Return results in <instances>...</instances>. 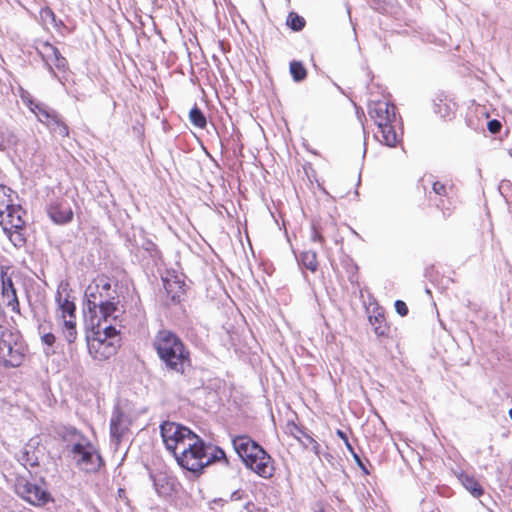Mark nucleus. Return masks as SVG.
<instances>
[{
  "instance_id": "nucleus-1",
  "label": "nucleus",
  "mask_w": 512,
  "mask_h": 512,
  "mask_svg": "<svg viewBox=\"0 0 512 512\" xmlns=\"http://www.w3.org/2000/svg\"><path fill=\"white\" fill-rule=\"evenodd\" d=\"M85 300V311L92 322L95 318L100 322H108L110 319L115 321L121 313L117 284L113 288L111 279L105 275L98 276L87 286Z\"/></svg>"
},
{
  "instance_id": "nucleus-2",
  "label": "nucleus",
  "mask_w": 512,
  "mask_h": 512,
  "mask_svg": "<svg viewBox=\"0 0 512 512\" xmlns=\"http://www.w3.org/2000/svg\"><path fill=\"white\" fill-rule=\"evenodd\" d=\"M153 346L168 371L184 374L191 367L189 350L172 331L160 330L154 338Z\"/></svg>"
},
{
  "instance_id": "nucleus-3",
  "label": "nucleus",
  "mask_w": 512,
  "mask_h": 512,
  "mask_svg": "<svg viewBox=\"0 0 512 512\" xmlns=\"http://www.w3.org/2000/svg\"><path fill=\"white\" fill-rule=\"evenodd\" d=\"M65 437H70L74 441L73 444H68L67 448L74 457H77V465L88 473L98 472L104 461L92 442L76 428L67 429Z\"/></svg>"
},
{
  "instance_id": "nucleus-4",
  "label": "nucleus",
  "mask_w": 512,
  "mask_h": 512,
  "mask_svg": "<svg viewBox=\"0 0 512 512\" xmlns=\"http://www.w3.org/2000/svg\"><path fill=\"white\" fill-rule=\"evenodd\" d=\"M186 445L181 451L176 453L175 459L178 464L193 473H200L209 465V459H206V450L211 449L203 439L195 434V439L191 440L189 449Z\"/></svg>"
},
{
  "instance_id": "nucleus-5",
  "label": "nucleus",
  "mask_w": 512,
  "mask_h": 512,
  "mask_svg": "<svg viewBox=\"0 0 512 512\" xmlns=\"http://www.w3.org/2000/svg\"><path fill=\"white\" fill-rule=\"evenodd\" d=\"M160 434L167 450L175 456L186 445L191 446V440L195 439V433L189 428L170 421H164L160 425Z\"/></svg>"
},
{
  "instance_id": "nucleus-6",
  "label": "nucleus",
  "mask_w": 512,
  "mask_h": 512,
  "mask_svg": "<svg viewBox=\"0 0 512 512\" xmlns=\"http://www.w3.org/2000/svg\"><path fill=\"white\" fill-rule=\"evenodd\" d=\"M15 491L19 497L34 506H43L52 501V496L46 488L45 478L40 476L38 483H32L25 477H18Z\"/></svg>"
},
{
  "instance_id": "nucleus-7",
  "label": "nucleus",
  "mask_w": 512,
  "mask_h": 512,
  "mask_svg": "<svg viewBox=\"0 0 512 512\" xmlns=\"http://www.w3.org/2000/svg\"><path fill=\"white\" fill-rule=\"evenodd\" d=\"M36 51L42 58L47 70L56 77L54 67L60 71H65L68 62L65 57L62 56L59 49L49 43L48 41L37 40Z\"/></svg>"
},
{
  "instance_id": "nucleus-8",
  "label": "nucleus",
  "mask_w": 512,
  "mask_h": 512,
  "mask_svg": "<svg viewBox=\"0 0 512 512\" xmlns=\"http://www.w3.org/2000/svg\"><path fill=\"white\" fill-rule=\"evenodd\" d=\"M98 337L93 339L92 342L88 344V349L90 355L98 360L104 361L112 357L117 353V350L120 346L119 339H107L101 337V322L97 321V332Z\"/></svg>"
},
{
  "instance_id": "nucleus-9",
  "label": "nucleus",
  "mask_w": 512,
  "mask_h": 512,
  "mask_svg": "<svg viewBox=\"0 0 512 512\" xmlns=\"http://www.w3.org/2000/svg\"><path fill=\"white\" fill-rule=\"evenodd\" d=\"M241 460L248 469L264 479H269L274 475V461L263 447H261V452H254L253 455Z\"/></svg>"
},
{
  "instance_id": "nucleus-10",
  "label": "nucleus",
  "mask_w": 512,
  "mask_h": 512,
  "mask_svg": "<svg viewBox=\"0 0 512 512\" xmlns=\"http://www.w3.org/2000/svg\"><path fill=\"white\" fill-rule=\"evenodd\" d=\"M368 113L377 126H381L388 122H394L396 119L395 106L384 101L371 103L369 105Z\"/></svg>"
},
{
  "instance_id": "nucleus-11",
  "label": "nucleus",
  "mask_w": 512,
  "mask_h": 512,
  "mask_svg": "<svg viewBox=\"0 0 512 512\" xmlns=\"http://www.w3.org/2000/svg\"><path fill=\"white\" fill-rule=\"evenodd\" d=\"M24 214L25 211L22 207L12 202L10 207L5 210L3 218H0V225H2L4 232L8 233L12 229H23L25 227Z\"/></svg>"
},
{
  "instance_id": "nucleus-12",
  "label": "nucleus",
  "mask_w": 512,
  "mask_h": 512,
  "mask_svg": "<svg viewBox=\"0 0 512 512\" xmlns=\"http://www.w3.org/2000/svg\"><path fill=\"white\" fill-rule=\"evenodd\" d=\"M24 360V347L18 338L5 351L0 354V362L6 368L19 367Z\"/></svg>"
},
{
  "instance_id": "nucleus-13",
  "label": "nucleus",
  "mask_w": 512,
  "mask_h": 512,
  "mask_svg": "<svg viewBox=\"0 0 512 512\" xmlns=\"http://www.w3.org/2000/svg\"><path fill=\"white\" fill-rule=\"evenodd\" d=\"M232 444L234 450L241 459L248 458L253 455L254 452H261L262 447L247 435L234 437L232 439Z\"/></svg>"
},
{
  "instance_id": "nucleus-14",
  "label": "nucleus",
  "mask_w": 512,
  "mask_h": 512,
  "mask_svg": "<svg viewBox=\"0 0 512 512\" xmlns=\"http://www.w3.org/2000/svg\"><path fill=\"white\" fill-rule=\"evenodd\" d=\"M50 218L58 224L67 223L72 220L73 212L70 207L62 203L53 204L48 210Z\"/></svg>"
},
{
  "instance_id": "nucleus-15",
  "label": "nucleus",
  "mask_w": 512,
  "mask_h": 512,
  "mask_svg": "<svg viewBox=\"0 0 512 512\" xmlns=\"http://www.w3.org/2000/svg\"><path fill=\"white\" fill-rule=\"evenodd\" d=\"M56 302L58 305L56 311V318L63 319L76 316V305L68 297L63 298L62 294L58 291L56 295Z\"/></svg>"
},
{
  "instance_id": "nucleus-16",
  "label": "nucleus",
  "mask_w": 512,
  "mask_h": 512,
  "mask_svg": "<svg viewBox=\"0 0 512 512\" xmlns=\"http://www.w3.org/2000/svg\"><path fill=\"white\" fill-rule=\"evenodd\" d=\"M378 127V132L375 137L383 144L394 147L398 142L396 131L392 125V122L384 123Z\"/></svg>"
},
{
  "instance_id": "nucleus-17",
  "label": "nucleus",
  "mask_w": 512,
  "mask_h": 512,
  "mask_svg": "<svg viewBox=\"0 0 512 512\" xmlns=\"http://www.w3.org/2000/svg\"><path fill=\"white\" fill-rule=\"evenodd\" d=\"M454 107L455 103L448 100L446 96L444 95H438L434 99V112L438 115H440L443 119H451V117L454 115Z\"/></svg>"
},
{
  "instance_id": "nucleus-18",
  "label": "nucleus",
  "mask_w": 512,
  "mask_h": 512,
  "mask_svg": "<svg viewBox=\"0 0 512 512\" xmlns=\"http://www.w3.org/2000/svg\"><path fill=\"white\" fill-rule=\"evenodd\" d=\"M459 480L467 491L475 498H479L484 494V490L475 477L468 474H460Z\"/></svg>"
},
{
  "instance_id": "nucleus-19",
  "label": "nucleus",
  "mask_w": 512,
  "mask_h": 512,
  "mask_svg": "<svg viewBox=\"0 0 512 512\" xmlns=\"http://www.w3.org/2000/svg\"><path fill=\"white\" fill-rule=\"evenodd\" d=\"M291 434L300 441L305 447L312 446V450L315 453H318L319 444L308 434L306 433L301 427L297 426L296 424H292L291 428Z\"/></svg>"
},
{
  "instance_id": "nucleus-20",
  "label": "nucleus",
  "mask_w": 512,
  "mask_h": 512,
  "mask_svg": "<svg viewBox=\"0 0 512 512\" xmlns=\"http://www.w3.org/2000/svg\"><path fill=\"white\" fill-rule=\"evenodd\" d=\"M49 129L61 136V137H68L69 136V128L64 123L62 117L56 112L55 114H52V118L50 121H48L47 124H45Z\"/></svg>"
},
{
  "instance_id": "nucleus-21",
  "label": "nucleus",
  "mask_w": 512,
  "mask_h": 512,
  "mask_svg": "<svg viewBox=\"0 0 512 512\" xmlns=\"http://www.w3.org/2000/svg\"><path fill=\"white\" fill-rule=\"evenodd\" d=\"M123 413L119 410H116L113 413V416L110 421V434L111 437L120 440L123 436L125 427L123 426Z\"/></svg>"
},
{
  "instance_id": "nucleus-22",
  "label": "nucleus",
  "mask_w": 512,
  "mask_h": 512,
  "mask_svg": "<svg viewBox=\"0 0 512 512\" xmlns=\"http://www.w3.org/2000/svg\"><path fill=\"white\" fill-rule=\"evenodd\" d=\"M18 144V137L8 128H0V151H6Z\"/></svg>"
},
{
  "instance_id": "nucleus-23",
  "label": "nucleus",
  "mask_w": 512,
  "mask_h": 512,
  "mask_svg": "<svg viewBox=\"0 0 512 512\" xmlns=\"http://www.w3.org/2000/svg\"><path fill=\"white\" fill-rule=\"evenodd\" d=\"M30 109L37 115L39 121L44 124H47L48 121H50V119L52 118V114L56 113L55 110L49 108L48 106L42 103L31 102Z\"/></svg>"
},
{
  "instance_id": "nucleus-24",
  "label": "nucleus",
  "mask_w": 512,
  "mask_h": 512,
  "mask_svg": "<svg viewBox=\"0 0 512 512\" xmlns=\"http://www.w3.org/2000/svg\"><path fill=\"white\" fill-rule=\"evenodd\" d=\"M19 460L23 465L30 466L32 468L39 465V457L37 455V451L30 445H27L23 448Z\"/></svg>"
},
{
  "instance_id": "nucleus-25",
  "label": "nucleus",
  "mask_w": 512,
  "mask_h": 512,
  "mask_svg": "<svg viewBox=\"0 0 512 512\" xmlns=\"http://www.w3.org/2000/svg\"><path fill=\"white\" fill-rule=\"evenodd\" d=\"M299 261L303 267L315 272L318 268L317 254L314 251H304L300 254Z\"/></svg>"
},
{
  "instance_id": "nucleus-26",
  "label": "nucleus",
  "mask_w": 512,
  "mask_h": 512,
  "mask_svg": "<svg viewBox=\"0 0 512 512\" xmlns=\"http://www.w3.org/2000/svg\"><path fill=\"white\" fill-rule=\"evenodd\" d=\"M289 70L295 82H302L307 77V70L301 61H291Z\"/></svg>"
},
{
  "instance_id": "nucleus-27",
  "label": "nucleus",
  "mask_w": 512,
  "mask_h": 512,
  "mask_svg": "<svg viewBox=\"0 0 512 512\" xmlns=\"http://www.w3.org/2000/svg\"><path fill=\"white\" fill-rule=\"evenodd\" d=\"M17 338V335L0 325V354L12 345Z\"/></svg>"
},
{
  "instance_id": "nucleus-28",
  "label": "nucleus",
  "mask_w": 512,
  "mask_h": 512,
  "mask_svg": "<svg viewBox=\"0 0 512 512\" xmlns=\"http://www.w3.org/2000/svg\"><path fill=\"white\" fill-rule=\"evenodd\" d=\"M12 190L4 185H0V218H3L5 210L10 207L13 202L11 199Z\"/></svg>"
},
{
  "instance_id": "nucleus-29",
  "label": "nucleus",
  "mask_w": 512,
  "mask_h": 512,
  "mask_svg": "<svg viewBox=\"0 0 512 512\" xmlns=\"http://www.w3.org/2000/svg\"><path fill=\"white\" fill-rule=\"evenodd\" d=\"M189 119L195 127L204 128L207 125L206 117L197 105L190 110Z\"/></svg>"
},
{
  "instance_id": "nucleus-30",
  "label": "nucleus",
  "mask_w": 512,
  "mask_h": 512,
  "mask_svg": "<svg viewBox=\"0 0 512 512\" xmlns=\"http://www.w3.org/2000/svg\"><path fill=\"white\" fill-rule=\"evenodd\" d=\"M305 19L302 16H299L295 12H290L287 17V25L293 30V31H301L305 27Z\"/></svg>"
},
{
  "instance_id": "nucleus-31",
  "label": "nucleus",
  "mask_w": 512,
  "mask_h": 512,
  "mask_svg": "<svg viewBox=\"0 0 512 512\" xmlns=\"http://www.w3.org/2000/svg\"><path fill=\"white\" fill-rule=\"evenodd\" d=\"M2 295L7 298V300L17 297L12 279L4 275H2Z\"/></svg>"
},
{
  "instance_id": "nucleus-32",
  "label": "nucleus",
  "mask_w": 512,
  "mask_h": 512,
  "mask_svg": "<svg viewBox=\"0 0 512 512\" xmlns=\"http://www.w3.org/2000/svg\"><path fill=\"white\" fill-rule=\"evenodd\" d=\"M369 319L371 324L374 326V332L377 336H386L388 334L389 327L382 316H376L374 317V320L372 317Z\"/></svg>"
},
{
  "instance_id": "nucleus-33",
  "label": "nucleus",
  "mask_w": 512,
  "mask_h": 512,
  "mask_svg": "<svg viewBox=\"0 0 512 512\" xmlns=\"http://www.w3.org/2000/svg\"><path fill=\"white\" fill-rule=\"evenodd\" d=\"M22 230L23 229H12L8 231V233H5L12 244L17 248L23 247L26 243V238L22 233Z\"/></svg>"
},
{
  "instance_id": "nucleus-34",
  "label": "nucleus",
  "mask_w": 512,
  "mask_h": 512,
  "mask_svg": "<svg viewBox=\"0 0 512 512\" xmlns=\"http://www.w3.org/2000/svg\"><path fill=\"white\" fill-rule=\"evenodd\" d=\"M206 459H209V465L213 462L223 460L228 463V459L226 458V454L223 449L220 447H212L211 449L206 450Z\"/></svg>"
},
{
  "instance_id": "nucleus-35",
  "label": "nucleus",
  "mask_w": 512,
  "mask_h": 512,
  "mask_svg": "<svg viewBox=\"0 0 512 512\" xmlns=\"http://www.w3.org/2000/svg\"><path fill=\"white\" fill-rule=\"evenodd\" d=\"M38 330H39V333L41 334V340L42 342L49 346V347H52L55 343V336L53 333L51 332H45V329H44V326L43 325H39L38 327Z\"/></svg>"
},
{
  "instance_id": "nucleus-36",
  "label": "nucleus",
  "mask_w": 512,
  "mask_h": 512,
  "mask_svg": "<svg viewBox=\"0 0 512 512\" xmlns=\"http://www.w3.org/2000/svg\"><path fill=\"white\" fill-rule=\"evenodd\" d=\"M102 329V333L101 335L103 334V337L102 338H107V339H118L117 338V330L116 328L110 323L109 325H106L104 326L103 328L101 327Z\"/></svg>"
},
{
  "instance_id": "nucleus-37",
  "label": "nucleus",
  "mask_w": 512,
  "mask_h": 512,
  "mask_svg": "<svg viewBox=\"0 0 512 512\" xmlns=\"http://www.w3.org/2000/svg\"><path fill=\"white\" fill-rule=\"evenodd\" d=\"M62 334L69 344L74 343L77 338L76 328H70V329L62 328Z\"/></svg>"
},
{
  "instance_id": "nucleus-38",
  "label": "nucleus",
  "mask_w": 512,
  "mask_h": 512,
  "mask_svg": "<svg viewBox=\"0 0 512 512\" xmlns=\"http://www.w3.org/2000/svg\"><path fill=\"white\" fill-rule=\"evenodd\" d=\"M432 190L436 195L446 196L447 195V187L445 184L436 181L433 183Z\"/></svg>"
},
{
  "instance_id": "nucleus-39",
  "label": "nucleus",
  "mask_w": 512,
  "mask_h": 512,
  "mask_svg": "<svg viewBox=\"0 0 512 512\" xmlns=\"http://www.w3.org/2000/svg\"><path fill=\"white\" fill-rule=\"evenodd\" d=\"M394 306H395L396 312L400 316L404 317V316H406L408 314V307H407V305H406V303L404 301L396 300Z\"/></svg>"
},
{
  "instance_id": "nucleus-40",
  "label": "nucleus",
  "mask_w": 512,
  "mask_h": 512,
  "mask_svg": "<svg viewBox=\"0 0 512 512\" xmlns=\"http://www.w3.org/2000/svg\"><path fill=\"white\" fill-rule=\"evenodd\" d=\"M311 240L313 242H319L320 244H324L325 242L324 237L315 225L312 226Z\"/></svg>"
},
{
  "instance_id": "nucleus-41",
  "label": "nucleus",
  "mask_w": 512,
  "mask_h": 512,
  "mask_svg": "<svg viewBox=\"0 0 512 512\" xmlns=\"http://www.w3.org/2000/svg\"><path fill=\"white\" fill-rule=\"evenodd\" d=\"M164 481H166L165 477L159 478V479H156V478L154 479V487L158 494L167 493V489L165 488L164 484L162 483Z\"/></svg>"
},
{
  "instance_id": "nucleus-42",
  "label": "nucleus",
  "mask_w": 512,
  "mask_h": 512,
  "mask_svg": "<svg viewBox=\"0 0 512 512\" xmlns=\"http://www.w3.org/2000/svg\"><path fill=\"white\" fill-rule=\"evenodd\" d=\"M501 128H502L501 122L496 119H493L488 122V130L493 134L498 133L501 130Z\"/></svg>"
},
{
  "instance_id": "nucleus-43",
  "label": "nucleus",
  "mask_w": 512,
  "mask_h": 512,
  "mask_svg": "<svg viewBox=\"0 0 512 512\" xmlns=\"http://www.w3.org/2000/svg\"><path fill=\"white\" fill-rule=\"evenodd\" d=\"M336 434H337V436H338L340 439H342V440H343V443H345L346 448H347L350 452H353V451H354V449H353L352 445H351V444H350V442H349V439H348L347 434H346L344 431L340 430V429H338V430H337Z\"/></svg>"
},
{
  "instance_id": "nucleus-44",
  "label": "nucleus",
  "mask_w": 512,
  "mask_h": 512,
  "mask_svg": "<svg viewBox=\"0 0 512 512\" xmlns=\"http://www.w3.org/2000/svg\"><path fill=\"white\" fill-rule=\"evenodd\" d=\"M62 320V328L70 329V328H76V316L75 317H68L63 318Z\"/></svg>"
},
{
  "instance_id": "nucleus-45",
  "label": "nucleus",
  "mask_w": 512,
  "mask_h": 512,
  "mask_svg": "<svg viewBox=\"0 0 512 512\" xmlns=\"http://www.w3.org/2000/svg\"><path fill=\"white\" fill-rule=\"evenodd\" d=\"M436 207L442 210L444 218H447L451 215V210L449 208L445 207L444 199H440L436 203Z\"/></svg>"
},
{
  "instance_id": "nucleus-46",
  "label": "nucleus",
  "mask_w": 512,
  "mask_h": 512,
  "mask_svg": "<svg viewBox=\"0 0 512 512\" xmlns=\"http://www.w3.org/2000/svg\"><path fill=\"white\" fill-rule=\"evenodd\" d=\"M7 305L11 307L12 311L19 313L20 312V305L17 297H14L13 299H9L7 301Z\"/></svg>"
},
{
  "instance_id": "nucleus-47",
  "label": "nucleus",
  "mask_w": 512,
  "mask_h": 512,
  "mask_svg": "<svg viewBox=\"0 0 512 512\" xmlns=\"http://www.w3.org/2000/svg\"><path fill=\"white\" fill-rule=\"evenodd\" d=\"M356 463L358 464L359 468L366 474L368 475L369 474V471L368 469L366 468V466L364 465V463L361 461L360 457L353 451L351 452Z\"/></svg>"
},
{
  "instance_id": "nucleus-48",
  "label": "nucleus",
  "mask_w": 512,
  "mask_h": 512,
  "mask_svg": "<svg viewBox=\"0 0 512 512\" xmlns=\"http://www.w3.org/2000/svg\"><path fill=\"white\" fill-rule=\"evenodd\" d=\"M245 496V492L243 490H236L234 491L231 496H230V500L231 501H238V500H241L243 499Z\"/></svg>"
},
{
  "instance_id": "nucleus-49",
  "label": "nucleus",
  "mask_w": 512,
  "mask_h": 512,
  "mask_svg": "<svg viewBox=\"0 0 512 512\" xmlns=\"http://www.w3.org/2000/svg\"><path fill=\"white\" fill-rule=\"evenodd\" d=\"M244 507L248 512H254L255 505L253 502H247Z\"/></svg>"
},
{
  "instance_id": "nucleus-50",
  "label": "nucleus",
  "mask_w": 512,
  "mask_h": 512,
  "mask_svg": "<svg viewBox=\"0 0 512 512\" xmlns=\"http://www.w3.org/2000/svg\"><path fill=\"white\" fill-rule=\"evenodd\" d=\"M156 245L153 242H147V246L145 247L146 250L151 251L155 249Z\"/></svg>"
},
{
  "instance_id": "nucleus-51",
  "label": "nucleus",
  "mask_w": 512,
  "mask_h": 512,
  "mask_svg": "<svg viewBox=\"0 0 512 512\" xmlns=\"http://www.w3.org/2000/svg\"><path fill=\"white\" fill-rule=\"evenodd\" d=\"M164 286H165V289L170 292V282L169 281H164Z\"/></svg>"
},
{
  "instance_id": "nucleus-52",
  "label": "nucleus",
  "mask_w": 512,
  "mask_h": 512,
  "mask_svg": "<svg viewBox=\"0 0 512 512\" xmlns=\"http://www.w3.org/2000/svg\"><path fill=\"white\" fill-rule=\"evenodd\" d=\"M314 512H326L323 507H319L318 509H315Z\"/></svg>"
},
{
  "instance_id": "nucleus-53",
  "label": "nucleus",
  "mask_w": 512,
  "mask_h": 512,
  "mask_svg": "<svg viewBox=\"0 0 512 512\" xmlns=\"http://www.w3.org/2000/svg\"><path fill=\"white\" fill-rule=\"evenodd\" d=\"M508 413H509V416H510V418H511V420H512V408L509 410V412H508Z\"/></svg>"
},
{
  "instance_id": "nucleus-54",
  "label": "nucleus",
  "mask_w": 512,
  "mask_h": 512,
  "mask_svg": "<svg viewBox=\"0 0 512 512\" xmlns=\"http://www.w3.org/2000/svg\"><path fill=\"white\" fill-rule=\"evenodd\" d=\"M509 155L512 157V149L509 150Z\"/></svg>"
}]
</instances>
